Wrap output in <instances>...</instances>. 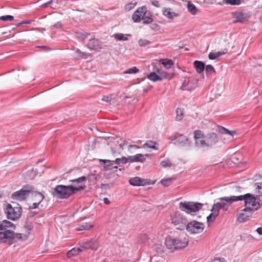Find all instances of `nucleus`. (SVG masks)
<instances>
[{"instance_id":"61","label":"nucleus","mask_w":262,"mask_h":262,"mask_svg":"<svg viewBox=\"0 0 262 262\" xmlns=\"http://www.w3.org/2000/svg\"><path fill=\"white\" fill-rule=\"evenodd\" d=\"M103 201H104V203L105 204H110V200L107 198H104L103 199Z\"/></svg>"},{"instance_id":"23","label":"nucleus","mask_w":262,"mask_h":262,"mask_svg":"<svg viewBox=\"0 0 262 262\" xmlns=\"http://www.w3.org/2000/svg\"><path fill=\"white\" fill-rule=\"evenodd\" d=\"M123 150V147L122 144L116 145L115 146L111 147L112 153L115 156L120 155Z\"/></svg>"},{"instance_id":"44","label":"nucleus","mask_w":262,"mask_h":262,"mask_svg":"<svg viewBox=\"0 0 262 262\" xmlns=\"http://www.w3.org/2000/svg\"><path fill=\"white\" fill-rule=\"evenodd\" d=\"M128 161V158H126L125 157H123L121 158H117L114 161L116 164H119L120 163H125Z\"/></svg>"},{"instance_id":"43","label":"nucleus","mask_w":262,"mask_h":262,"mask_svg":"<svg viewBox=\"0 0 262 262\" xmlns=\"http://www.w3.org/2000/svg\"><path fill=\"white\" fill-rule=\"evenodd\" d=\"M148 239V235L145 234H141L138 237V241L141 243H144Z\"/></svg>"},{"instance_id":"26","label":"nucleus","mask_w":262,"mask_h":262,"mask_svg":"<svg viewBox=\"0 0 262 262\" xmlns=\"http://www.w3.org/2000/svg\"><path fill=\"white\" fill-rule=\"evenodd\" d=\"M219 131L222 134L228 135H230L231 137H233L235 134H236V131L229 130L228 129H227L226 128L222 127V126H220L219 127Z\"/></svg>"},{"instance_id":"16","label":"nucleus","mask_w":262,"mask_h":262,"mask_svg":"<svg viewBox=\"0 0 262 262\" xmlns=\"http://www.w3.org/2000/svg\"><path fill=\"white\" fill-rule=\"evenodd\" d=\"M172 140L175 141L174 143L180 146H184L189 144L188 138L182 134H178Z\"/></svg>"},{"instance_id":"25","label":"nucleus","mask_w":262,"mask_h":262,"mask_svg":"<svg viewBox=\"0 0 262 262\" xmlns=\"http://www.w3.org/2000/svg\"><path fill=\"white\" fill-rule=\"evenodd\" d=\"M193 64L198 73H201L204 70L205 64L203 62L196 60L194 62Z\"/></svg>"},{"instance_id":"50","label":"nucleus","mask_w":262,"mask_h":262,"mask_svg":"<svg viewBox=\"0 0 262 262\" xmlns=\"http://www.w3.org/2000/svg\"><path fill=\"white\" fill-rule=\"evenodd\" d=\"M205 71L206 73H211L212 72H215V70L212 66L208 64L205 67Z\"/></svg>"},{"instance_id":"20","label":"nucleus","mask_w":262,"mask_h":262,"mask_svg":"<svg viewBox=\"0 0 262 262\" xmlns=\"http://www.w3.org/2000/svg\"><path fill=\"white\" fill-rule=\"evenodd\" d=\"M145 160L144 155L142 154H138L133 156L128 157V161L130 162H143Z\"/></svg>"},{"instance_id":"27","label":"nucleus","mask_w":262,"mask_h":262,"mask_svg":"<svg viewBox=\"0 0 262 262\" xmlns=\"http://www.w3.org/2000/svg\"><path fill=\"white\" fill-rule=\"evenodd\" d=\"M148 78L154 82L157 81H161L162 80V77L157 75L155 72L150 73L148 75Z\"/></svg>"},{"instance_id":"22","label":"nucleus","mask_w":262,"mask_h":262,"mask_svg":"<svg viewBox=\"0 0 262 262\" xmlns=\"http://www.w3.org/2000/svg\"><path fill=\"white\" fill-rule=\"evenodd\" d=\"M163 14L164 16L170 19H172L174 17L179 16V14L171 12L170 8H165L163 10Z\"/></svg>"},{"instance_id":"60","label":"nucleus","mask_w":262,"mask_h":262,"mask_svg":"<svg viewBox=\"0 0 262 262\" xmlns=\"http://www.w3.org/2000/svg\"><path fill=\"white\" fill-rule=\"evenodd\" d=\"M256 231L259 235H262V227L258 228Z\"/></svg>"},{"instance_id":"58","label":"nucleus","mask_w":262,"mask_h":262,"mask_svg":"<svg viewBox=\"0 0 262 262\" xmlns=\"http://www.w3.org/2000/svg\"><path fill=\"white\" fill-rule=\"evenodd\" d=\"M61 24L60 22H58L56 24L51 26V28H61Z\"/></svg>"},{"instance_id":"56","label":"nucleus","mask_w":262,"mask_h":262,"mask_svg":"<svg viewBox=\"0 0 262 262\" xmlns=\"http://www.w3.org/2000/svg\"><path fill=\"white\" fill-rule=\"evenodd\" d=\"M151 3L152 5L155 6L156 7H160V5H159V2L158 1H157V0L151 1Z\"/></svg>"},{"instance_id":"46","label":"nucleus","mask_w":262,"mask_h":262,"mask_svg":"<svg viewBox=\"0 0 262 262\" xmlns=\"http://www.w3.org/2000/svg\"><path fill=\"white\" fill-rule=\"evenodd\" d=\"M160 76H161L162 77V79L165 78V79H170L172 78L173 74H168L166 72L163 71L162 72H161Z\"/></svg>"},{"instance_id":"54","label":"nucleus","mask_w":262,"mask_h":262,"mask_svg":"<svg viewBox=\"0 0 262 262\" xmlns=\"http://www.w3.org/2000/svg\"><path fill=\"white\" fill-rule=\"evenodd\" d=\"M134 6H135L134 4H133L132 3H129L128 5L125 6V8L126 10H130L134 7Z\"/></svg>"},{"instance_id":"64","label":"nucleus","mask_w":262,"mask_h":262,"mask_svg":"<svg viewBox=\"0 0 262 262\" xmlns=\"http://www.w3.org/2000/svg\"><path fill=\"white\" fill-rule=\"evenodd\" d=\"M52 2V1H50V2L45 4V6L47 7L49 4H50Z\"/></svg>"},{"instance_id":"21","label":"nucleus","mask_w":262,"mask_h":262,"mask_svg":"<svg viewBox=\"0 0 262 262\" xmlns=\"http://www.w3.org/2000/svg\"><path fill=\"white\" fill-rule=\"evenodd\" d=\"M87 47L91 50H97L99 48V41L94 37L90 39Z\"/></svg>"},{"instance_id":"45","label":"nucleus","mask_w":262,"mask_h":262,"mask_svg":"<svg viewBox=\"0 0 262 262\" xmlns=\"http://www.w3.org/2000/svg\"><path fill=\"white\" fill-rule=\"evenodd\" d=\"M139 45L141 47H145L148 45L150 42L146 39H140L138 41Z\"/></svg>"},{"instance_id":"29","label":"nucleus","mask_w":262,"mask_h":262,"mask_svg":"<svg viewBox=\"0 0 262 262\" xmlns=\"http://www.w3.org/2000/svg\"><path fill=\"white\" fill-rule=\"evenodd\" d=\"M159 62L166 69H169L173 64V62L170 59H161Z\"/></svg>"},{"instance_id":"10","label":"nucleus","mask_w":262,"mask_h":262,"mask_svg":"<svg viewBox=\"0 0 262 262\" xmlns=\"http://www.w3.org/2000/svg\"><path fill=\"white\" fill-rule=\"evenodd\" d=\"M31 191L30 186H25L21 189L16 191L12 194L11 198L13 200L22 201L29 196V192Z\"/></svg>"},{"instance_id":"63","label":"nucleus","mask_w":262,"mask_h":262,"mask_svg":"<svg viewBox=\"0 0 262 262\" xmlns=\"http://www.w3.org/2000/svg\"><path fill=\"white\" fill-rule=\"evenodd\" d=\"M132 147H134V148H137V149H138V148H140V147H139V146H137V145H130L129 146V148H132Z\"/></svg>"},{"instance_id":"39","label":"nucleus","mask_w":262,"mask_h":262,"mask_svg":"<svg viewBox=\"0 0 262 262\" xmlns=\"http://www.w3.org/2000/svg\"><path fill=\"white\" fill-rule=\"evenodd\" d=\"M76 35L78 38H80L82 41H84V40L89 35H90V34L86 32H77Z\"/></svg>"},{"instance_id":"17","label":"nucleus","mask_w":262,"mask_h":262,"mask_svg":"<svg viewBox=\"0 0 262 262\" xmlns=\"http://www.w3.org/2000/svg\"><path fill=\"white\" fill-rule=\"evenodd\" d=\"M195 88V84L193 80L189 78H185L182 84L181 89L183 91H191Z\"/></svg>"},{"instance_id":"47","label":"nucleus","mask_w":262,"mask_h":262,"mask_svg":"<svg viewBox=\"0 0 262 262\" xmlns=\"http://www.w3.org/2000/svg\"><path fill=\"white\" fill-rule=\"evenodd\" d=\"M155 145V142H154L152 141H149L143 145V148H145L146 147H148L150 148L156 149Z\"/></svg>"},{"instance_id":"48","label":"nucleus","mask_w":262,"mask_h":262,"mask_svg":"<svg viewBox=\"0 0 262 262\" xmlns=\"http://www.w3.org/2000/svg\"><path fill=\"white\" fill-rule=\"evenodd\" d=\"M13 19L14 17L12 15L2 16L0 17V19L4 21H11L13 20Z\"/></svg>"},{"instance_id":"4","label":"nucleus","mask_w":262,"mask_h":262,"mask_svg":"<svg viewBox=\"0 0 262 262\" xmlns=\"http://www.w3.org/2000/svg\"><path fill=\"white\" fill-rule=\"evenodd\" d=\"M232 200L242 201L244 200L245 206L246 209L250 211H255L260 207V204L256 198L250 193H247L244 195H241L234 197Z\"/></svg>"},{"instance_id":"62","label":"nucleus","mask_w":262,"mask_h":262,"mask_svg":"<svg viewBox=\"0 0 262 262\" xmlns=\"http://www.w3.org/2000/svg\"><path fill=\"white\" fill-rule=\"evenodd\" d=\"M211 262H224L223 260L221 259L220 258H215L212 260Z\"/></svg>"},{"instance_id":"37","label":"nucleus","mask_w":262,"mask_h":262,"mask_svg":"<svg viewBox=\"0 0 262 262\" xmlns=\"http://www.w3.org/2000/svg\"><path fill=\"white\" fill-rule=\"evenodd\" d=\"M223 3L231 5H239L241 3V0H223Z\"/></svg>"},{"instance_id":"53","label":"nucleus","mask_w":262,"mask_h":262,"mask_svg":"<svg viewBox=\"0 0 262 262\" xmlns=\"http://www.w3.org/2000/svg\"><path fill=\"white\" fill-rule=\"evenodd\" d=\"M208 58L211 60H214L217 58L216 56L215 53L212 52L209 54Z\"/></svg>"},{"instance_id":"55","label":"nucleus","mask_w":262,"mask_h":262,"mask_svg":"<svg viewBox=\"0 0 262 262\" xmlns=\"http://www.w3.org/2000/svg\"><path fill=\"white\" fill-rule=\"evenodd\" d=\"M112 100V97L111 96H104L102 99V100L105 101L106 102H110Z\"/></svg>"},{"instance_id":"2","label":"nucleus","mask_w":262,"mask_h":262,"mask_svg":"<svg viewBox=\"0 0 262 262\" xmlns=\"http://www.w3.org/2000/svg\"><path fill=\"white\" fill-rule=\"evenodd\" d=\"M85 187L84 185H80L78 186H74L72 185H58L54 188L53 194L57 198L66 199L77 191L84 189Z\"/></svg>"},{"instance_id":"5","label":"nucleus","mask_w":262,"mask_h":262,"mask_svg":"<svg viewBox=\"0 0 262 262\" xmlns=\"http://www.w3.org/2000/svg\"><path fill=\"white\" fill-rule=\"evenodd\" d=\"M203 205V204L200 203L187 201L181 202L179 204V208L182 211L191 214H194L196 212L201 210Z\"/></svg>"},{"instance_id":"52","label":"nucleus","mask_w":262,"mask_h":262,"mask_svg":"<svg viewBox=\"0 0 262 262\" xmlns=\"http://www.w3.org/2000/svg\"><path fill=\"white\" fill-rule=\"evenodd\" d=\"M114 186V184L113 183L110 184H102L101 188L104 189H107Z\"/></svg>"},{"instance_id":"7","label":"nucleus","mask_w":262,"mask_h":262,"mask_svg":"<svg viewBox=\"0 0 262 262\" xmlns=\"http://www.w3.org/2000/svg\"><path fill=\"white\" fill-rule=\"evenodd\" d=\"M34 189V188L31 186V191L29 192V197L33 204L29 206V209L37 208L45 198V196L42 193L35 191Z\"/></svg>"},{"instance_id":"6","label":"nucleus","mask_w":262,"mask_h":262,"mask_svg":"<svg viewBox=\"0 0 262 262\" xmlns=\"http://www.w3.org/2000/svg\"><path fill=\"white\" fill-rule=\"evenodd\" d=\"M219 141L217 134L214 133L207 134L204 137L202 140V143L200 144L199 148H212Z\"/></svg>"},{"instance_id":"36","label":"nucleus","mask_w":262,"mask_h":262,"mask_svg":"<svg viewBox=\"0 0 262 262\" xmlns=\"http://www.w3.org/2000/svg\"><path fill=\"white\" fill-rule=\"evenodd\" d=\"M75 52L77 54V56L78 58H86L89 56L88 53H87L86 52H82L78 49H77L76 50Z\"/></svg>"},{"instance_id":"3","label":"nucleus","mask_w":262,"mask_h":262,"mask_svg":"<svg viewBox=\"0 0 262 262\" xmlns=\"http://www.w3.org/2000/svg\"><path fill=\"white\" fill-rule=\"evenodd\" d=\"M188 237L180 236L178 237L168 236L166 238L165 244L166 247L173 251L186 247L188 244Z\"/></svg>"},{"instance_id":"13","label":"nucleus","mask_w":262,"mask_h":262,"mask_svg":"<svg viewBox=\"0 0 262 262\" xmlns=\"http://www.w3.org/2000/svg\"><path fill=\"white\" fill-rule=\"evenodd\" d=\"M234 197L237 196H231L230 197H221L219 199L221 202H219L221 205V208L225 211H227L229 206L234 202L237 201V200H232Z\"/></svg>"},{"instance_id":"40","label":"nucleus","mask_w":262,"mask_h":262,"mask_svg":"<svg viewBox=\"0 0 262 262\" xmlns=\"http://www.w3.org/2000/svg\"><path fill=\"white\" fill-rule=\"evenodd\" d=\"M139 69L137 68L136 67H132L129 68L124 72V74H136L139 72Z\"/></svg>"},{"instance_id":"8","label":"nucleus","mask_w":262,"mask_h":262,"mask_svg":"<svg viewBox=\"0 0 262 262\" xmlns=\"http://www.w3.org/2000/svg\"><path fill=\"white\" fill-rule=\"evenodd\" d=\"M5 212L8 219L14 221L20 217L21 209L20 206L13 207L11 204H7L5 209Z\"/></svg>"},{"instance_id":"49","label":"nucleus","mask_w":262,"mask_h":262,"mask_svg":"<svg viewBox=\"0 0 262 262\" xmlns=\"http://www.w3.org/2000/svg\"><path fill=\"white\" fill-rule=\"evenodd\" d=\"M218 215H215L213 212L212 213L207 217V220L208 222H213L215 221L216 216Z\"/></svg>"},{"instance_id":"1","label":"nucleus","mask_w":262,"mask_h":262,"mask_svg":"<svg viewBox=\"0 0 262 262\" xmlns=\"http://www.w3.org/2000/svg\"><path fill=\"white\" fill-rule=\"evenodd\" d=\"M15 229L14 224L9 221L4 220L0 222V242L11 245L18 241L27 240V235L14 233Z\"/></svg>"},{"instance_id":"51","label":"nucleus","mask_w":262,"mask_h":262,"mask_svg":"<svg viewBox=\"0 0 262 262\" xmlns=\"http://www.w3.org/2000/svg\"><path fill=\"white\" fill-rule=\"evenodd\" d=\"M161 165L164 167H170L171 165V163L169 160H163L161 162Z\"/></svg>"},{"instance_id":"15","label":"nucleus","mask_w":262,"mask_h":262,"mask_svg":"<svg viewBox=\"0 0 262 262\" xmlns=\"http://www.w3.org/2000/svg\"><path fill=\"white\" fill-rule=\"evenodd\" d=\"M80 247L81 249H91L92 250H96L98 248V243L96 239H91L89 241L81 243Z\"/></svg>"},{"instance_id":"11","label":"nucleus","mask_w":262,"mask_h":262,"mask_svg":"<svg viewBox=\"0 0 262 262\" xmlns=\"http://www.w3.org/2000/svg\"><path fill=\"white\" fill-rule=\"evenodd\" d=\"M187 221L180 214H176L171 218V223L179 230H183L186 227Z\"/></svg>"},{"instance_id":"34","label":"nucleus","mask_w":262,"mask_h":262,"mask_svg":"<svg viewBox=\"0 0 262 262\" xmlns=\"http://www.w3.org/2000/svg\"><path fill=\"white\" fill-rule=\"evenodd\" d=\"M86 180V177H85V176H82L81 177H79L78 178H77V179H73V180H70V182H74V183H76L77 184H80L79 185H78L77 186H80V185H84V184H82V182H85Z\"/></svg>"},{"instance_id":"32","label":"nucleus","mask_w":262,"mask_h":262,"mask_svg":"<svg viewBox=\"0 0 262 262\" xmlns=\"http://www.w3.org/2000/svg\"><path fill=\"white\" fill-rule=\"evenodd\" d=\"M255 192L257 196H262V183H256L255 184Z\"/></svg>"},{"instance_id":"9","label":"nucleus","mask_w":262,"mask_h":262,"mask_svg":"<svg viewBox=\"0 0 262 262\" xmlns=\"http://www.w3.org/2000/svg\"><path fill=\"white\" fill-rule=\"evenodd\" d=\"M186 230L191 234L201 233L203 231L204 226L201 222L192 221L186 225Z\"/></svg>"},{"instance_id":"57","label":"nucleus","mask_w":262,"mask_h":262,"mask_svg":"<svg viewBox=\"0 0 262 262\" xmlns=\"http://www.w3.org/2000/svg\"><path fill=\"white\" fill-rule=\"evenodd\" d=\"M226 53V51H223V52H217L215 53L216 56L217 58L223 55H224Z\"/></svg>"},{"instance_id":"41","label":"nucleus","mask_w":262,"mask_h":262,"mask_svg":"<svg viewBox=\"0 0 262 262\" xmlns=\"http://www.w3.org/2000/svg\"><path fill=\"white\" fill-rule=\"evenodd\" d=\"M114 37L118 40H127L128 38L122 33H117L114 35Z\"/></svg>"},{"instance_id":"59","label":"nucleus","mask_w":262,"mask_h":262,"mask_svg":"<svg viewBox=\"0 0 262 262\" xmlns=\"http://www.w3.org/2000/svg\"><path fill=\"white\" fill-rule=\"evenodd\" d=\"M155 71L157 72L159 74V76H161V72H163V71L162 70L159 69H158L157 68L155 69Z\"/></svg>"},{"instance_id":"30","label":"nucleus","mask_w":262,"mask_h":262,"mask_svg":"<svg viewBox=\"0 0 262 262\" xmlns=\"http://www.w3.org/2000/svg\"><path fill=\"white\" fill-rule=\"evenodd\" d=\"M82 250V249L80 248H74L68 252L67 256L69 257H71L73 256L76 255Z\"/></svg>"},{"instance_id":"24","label":"nucleus","mask_w":262,"mask_h":262,"mask_svg":"<svg viewBox=\"0 0 262 262\" xmlns=\"http://www.w3.org/2000/svg\"><path fill=\"white\" fill-rule=\"evenodd\" d=\"M234 18H235V22L243 23L246 19V14L242 12H237L234 14Z\"/></svg>"},{"instance_id":"28","label":"nucleus","mask_w":262,"mask_h":262,"mask_svg":"<svg viewBox=\"0 0 262 262\" xmlns=\"http://www.w3.org/2000/svg\"><path fill=\"white\" fill-rule=\"evenodd\" d=\"M184 108H177L176 110V120L177 121H181L184 117Z\"/></svg>"},{"instance_id":"35","label":"nucleus","mask_w":262,"mask_h":262,"mask_svg":"<svg viewBox=\"0 0 262 262\" xmlns=\"http://www.w3.org/2000/svg\"><path fill=\"white\" fill-rule=\"evenodd\" d=\"M93 226L90 224L85 223L82 225H80L77 228V230L78 231H82L83 230H88L90 228H92Z\"/></svg>"},{"instance_id":"18","label":"nucleus","mask_w":262,"mask_h":262,"mask_svg":"<svg viewBox=\"0 0 262 262\" xmlns=\"http://www.w3.org/2000/svg\"><path fill=\"white\" fill-rule=\"evenodd\" d=\"M249 209H246L245 208L244 209L241 210V212L238 214L237 220L240 222H243L249 218V217L251 215V212Z\"/></svg>"},{"instance_id":"14","label":"nucleus","mask_w":262,"mask_h":262,"mask_svg":"<svg viewBox=\"0 0 262 262\" xmlns=\"http://www.w3.org/2000/svg\"><path fill=\"white\" fill-rule=\"evenodd\" d=\"M146 13L147 11L145 7L139 8L134 13L132 16V19L135 22H139L141 20V19L142 18L143 16H144Z\"/></svg>"},{"instance_id":"33","label":"nucleus","mask_w":262,"mask_h":262,"mask_svg":"<svg viewBox=\"0 0 262 262\" xmlns=\"http://www.w3.org/2000/svg\"><path fill=\"white\" fill-rule=\"evenodd\" d=\"M187 8L189 12L192 14L194 15L197 12V8L194 4L190 2H188L187 4Z\"/></svg>"},{"instance_id":"38","label":"nucleus","mask_w":262,"mask_h":262,"mask_svg":"<svg viewBox=\"0 0 262 262\" xmlns=\"http://www.w3.org/2000/svg\"><path fill=\"white\" fill-rule=\"evenodd\" d=\"M172 182V178H167L161 180L160 183L164 186H168L171 184Z\"/></svg>"},{"instance_id":"12","label":"nucleus","mask_w":262,"mask_h":262,"mask_svg":"<svg viewBox=\"0 0 262 262\" xmlns=\"http://www.w3.org/2000/svg\"><path fill=\"white\" fill-rule=\"evenodd\" d=\"M155 183V181L151 183V181L150 180L143 179L138 177L131 178L129 180L130 184L133 186H146L150 184H154Z\"/></svg>"},{"instance_id":"19","label":"nucleus","mask_w":262,"mask_h":262,"mask_svg":"<svg viewBox=\"0 0 262 262\" xmlns=\"http://www.w3.org/2000/svg\"><path fill=\"white\" fill-rule=\"evenodd\" d=\"M204 135L202 132L200 130H196L194 133V138L195 139V144L199 148V146L202 143V140L204 139Z\"/></svg>"},{"instance_id":"31","label":"nucleus","mask_w":262,"mask_h":262,"mask_svg":"<svg viewBox=\"0 0 262 262\" xmlns=\"http://www.w3.org/2000/svg\"><path fill=\"white\" fill-rule=\"evenodd\" d=\"M222 209L221 207L220 203H216L213 205L211 211L214 213L215 215H218L220 209Z\"/></svg>"},{"instance_id":"42","label":"nucleus","mask_w":262,"mask_h":262,"mask_svg":"<svg viewBox=\"0 0 262 262\" xmlns=\"http://www.w3.org/2000/svg\"><path fill=\"white\" fill-rule=\"evenodd\" d=\"M142 19L143 20V23L144 24H148L152 21V18L150 16H146L145 14L144 16H143Z\"/></svg>"}]
</instances>
